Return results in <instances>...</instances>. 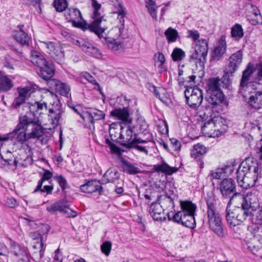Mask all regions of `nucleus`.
Segmentation results:
<instances>
[{"label":"nucleus","mask_w":262,"mask_h":262,"mask_svg":"<svg viewBox=\"0 0 262 262\" xmlns=\"http://www.w3.org/2000/svg\"><path fill=\"white\" fill-rule=\"evenodd\" d=\"M36 108L35 113H34V118L29 116V114L25 115L20 118V125L26 127V131L29 132L30 127H31L32 131L27 133L28 139L39 138L43 135V130L41 125L49 126L48 129L54 128L58 124L60 118L59 113H54L52 109H50V115L48 116L49 122L42 118L41 114L47 112V104L45 102L39 103L36 102L32 106L31 110L32 111Z\"/></svg>","instance_id":"f257e3e1"},{"label":"nucleus","mask_w":262,"mask_h":262,"mask_svg":"<svg viewBox=\"0 0 262 262\" xmlns=\"http://www.w3.org/2000/svg\"><path fill=\"white\" fill-rule=\"evenodd\" d=\"M180 206L181 211L172 213V216L169 213L168 214V220L181 224L190 229L195 228L196 222L194 215L196 205L190 201H180Z\"/></svg>","instance_id":"f03ea898"},{"label":"nucleus","mask_w":262,"mask_h":262,"mask_svg":"<svg viewBox=\"0 0 262 262\" xmlns=\"http://www.w3.org/2000/svg\"><path fill=\"white\" fill-rule=\"evenodd\" d=\"M261 165H239L236 170V180L238 185L245 189L255 186L258 177H261Z\"/></svg>","instance_id":"7ed1b4c3"},{"label":"nucleus","mask_w":262,"mask_h":262,"mask_svg":"<svg viewBox=\"0 0 262 262\" xmlns=\"http://www.w3.org/2000/svg\"><path fill=\"white\" fill-rule=\"evenodd\" d=\"M232 204H234L238 209L242 210L243 212L248 213V216L251 219L255 218L252 211L256 210L258 204L257 198L253 193L247 192L245 194L241 193L235 194L228 201V206Z\"/></svg>","instance_id":"20e7f679"},{"label":"nucleus","mask_w":262,"mask_h":262,"mask_svg":"<svg viewBox=\"0 0 262 262\" xmlns=\"http://www.w3.org/2000/svg\"><path fill=\"white\" fill-rule=\"evenodd\" d=\"M213 108L210 105H206V111L203 115L206 121L202 127V131L208 137H214L217 135V134H215V132H223L225 130L223 119L219 116H213L211 111Z\"/></svg>","instance_id":"39448f33"},{"label":"nucleus","mask_w":262,"mask_h":262,"mask_svg":"<svg viewBox=\"0 0 262 262\" xmlns=\"http://www.w3.org/2000/svg\"><path fill=\"white\" fill-rule=\"evenodd\" d=\"M214 199L207 200V217L210 229L220 237H224L225 233L223 224L220 213L216 210Z\"/></svg>","instance_id":"423d86ee"},{"label":"nucleus","mask_w":262,"mask_h":262,"mask_svg":"<svg viewBox=\"0 0 262 262\" xmlns=\"http://www.w3.org/2000/svg\"><path fill=\"white\" fill-rule=\"evenodd\" d=\"M222 82L219 78H211L208 81L207 94L206 101L207 105L216 107L224 100L223 94L221 91L220 86Z\"/></svg>","instance_id":"0eeeda50"},{"label":"nucleus","mask_w":262,"mask_h":262,"mask_svg":"<svg viewBox=\"0 0 262 262\" xmlns=\"http://www.w3.org/2000/svg\"><path fill=\"white\" fill-rule=\"evenodd\" d=\"M30 60L34 65L40 68L39 75L45 80H48L53 77L54 69L52 65L49 64L38 51H32Z\"/></svg>","instance_id":"6e6552de"},{"label":"nucleus","mask_w":262,"mask_h":262,"mask_svg":"<svg viewBox=\"0 0 262 262\" xmlns=\"http://www.w3.org/2000/svg\"><path fill=\"white\" fill-rule=\"evenodd\" d=\"M230 206H228V203L226 209V220L230 226L234 227L247 220L251 221L252 224H255V218L251 219L248 216V213L243 212L242 210L238 209V208L234 210H231L230 209Z\"/></svg>","instance_id":"1a4fd4ad"},{"label":"nucleus","mask_w":262,"mask_h":262,"mask_svg":"<svg viewBox=\"0 0 262 262\" xmlns=\"http://www.w3.org/2000/svg\"><path fill=\"white\" fill-rule=\"evenodd\" d=\"M252 70V63L250 62L246 69L243 72L239 90L240 94L251 92V90H257V86H260L259 83L252 81V79H254Z\"/></svg>","instance_id":"9d476101"},{"label":"nucleus","mask_w":262,"mask_h":262,"mask_svg":"<svg viewBox=\"0 0 262 262\" xmlns=\"http://www.w3.org/2000/svg\"><path fill=\"white\" fill-rule=\"evenodd\" d=\"M184 93L187 103L190 107L195 108L200 106L203 98L202 92L199 88L197 87L187 88Z\"/></svg>","instance_id":"9b49d317"},{"label":"nucleus","mask_w":262,"mask_h":262,"mask_svg":"<svg viewBox=\"0 0 262 262\" xmlns=\"http://www.w3.org/2000/svg\"><path fill=\"white\" fill-rule=\"evenodd\" d=\"M176 198H177V196L175 194L170 196L168 195L167 193L165 195H158L156 200L151 203L149 210L150 214L155 212L157 214L162 213L163 209L160 204H164L166 202L170 206L171 205H173V200Z\"/></svg>","instance_id":"f8f14e48"},{"label":"nucleus","mask_w":262,"mask_h":262,"mask_svg":"<svg viewBox=\"0 0 262 262\" xmlns=\"http://www.w3.org/2000/svg\"><path fill=\"white\" fill-rule=\"evenodd\" d=\"M220 190L223 198L228 199L238 193L236 191V185L234 181L231 178L224 179L220 184Z\"/></svg>","instance_id":"ddd939ff"},{"label":"nucleus","mask_w":262,"mask_h":262,"mask_svg":"<svg viewBox=\"0 0 262 262\" xmlns=\"http://www.w3.org/2000/svg\"><path fill=\"white\" fill-rule=\"evenodd\" d=\"M256 90H251V92H246L241 95L251 106L259 109L262 107V92Z\"/></svg>","instance_id":"4468645a"},{"label":"nucleus","mask_w":262,"mask_h":262,"mask_svg":"<svg viewBox=\"0 0 262 262\" xmlns=\"http://www.w3.org/2000/svg\"><path fill=\"white\" fill-rule=\"evenodd\" d=\"M65 17L68 21H71L75 27L82 28L85 22L83 20L80 12L76 8H70L66 10Z\"/></svg>","instance_id":"2eb2a0df"},{"label":"nucleus","mask_w":262,"mask_h":262,"mask_svg":"<svg viewBox=\"0 0 262 262\" xmlns=\"http://www.w3.org/2000/svg\"><path fill=\"white\" fill-rule=\"evenodd\" d=\"M40 46L45 49L50 55L57 59L63 57V53L60 47L56 43L52 41H40Z\"/></svg>","instance_id":"dca6fc26"},{"label":"nucleus","mask_w":262,"mask_h":262,"mask_svg":"<svg viewBox=\"0 0 262 262\" xmlns=\"http://www.w3.org/2000/svg\"><path fill=\"white\" fill-rule=\"evenodd\" d=\"M208 53L207 45L206 42H203L202 45H197L195 48L194 52L191 55L192 59L195 60L199 63L201 68H202L206 57Z\"/></svg>","instance_id":"f3484780"},{"label":"nucleus","mask_w":262,"mask_h":262,"mask_svg":"<svg viewBox=\"0 0 262 262\" xmlns=\"http://www.w3.org/2000/svg\"><path fill=\"white\" fill-rule=\"evenodd\" d=\"M242 57L243 55L240 51L233 54L230 56L225 69L226 74L232 75L236 71L242 61Z\"/></svg>","instance_id":"a211bd4d"},{"label":"nucleus","mask_w":262,"mask_h":262,"mask_svg":"<svg viewBox=\"0 0 262 262\" xmlns=\"http://www.w3.org/2000/svg\"><path fill=\"white\" fill-rule=\"evenodd\" d=\"M80 189L82 192L89 193L98 192L99 194H101L103 192V188L100 182L96 180L88 181L80 186Z\"/></svg>","instance_id":"6ab92c4d"},{"label":"nucleus","mask_w":262,"mask_h":262,"mask_svg":"<svg viewBox=\"0 0 262 262\" xmlns=\"http://www.w3.org/2000/svg\"><path fill=\"white\" fill-rule=\"evenodd\" d=\"M111 115L124 123H130L132 121L129 112L126 108L115 109L111 112Z\"/></svg>","instance_id":"aec40b11"},{"label":"nucleus","mask_w":262,"mask_h":262,"mask_svg":"<svg viewBox=\"0 0 262 262\" xmlns=\"http://www.w3.org/2000/svg\"><path fill=\"white\" fill-rule=\"evenodd\" d=\"M26 127L20 125V122H19L15 129L10 133L12 135L11 140L14 142H23L28 139L27 133H26Z\"/></svg>","instance_id":"412c9836"},{"label":"nucleus","mask_w":262,"mask_h":262,"mask_svg":"<svg viewBox=\"0 0 262 262\" xmlns=\"http://www.w3.org/2000/svg\"><path fill=\"white\" fill-rule=\"evenodd\" d=\"M114 5L115 7L114 13L118 15V19H119V21L120 23V26H119L118 27L120 35H121L124 28V17L126 14L125 9L117 0Z\"/></svg>","instance_id":"4be33fe9"},{"label":"nucleus","mask_w":262,"mask_h":262,"mask_svg":"<svg viewBox=\"0 0 262 262\" xmlns=\"http://www.w3.org/2000/svg\"><path fill=\"white\" fill-rule=\"evenodd\" d=\"M69 206L70 204L67 200L63 199L47 206L46 209L51 213H54L57 211L62 212L64 210V208Z\"/></svg>","instance_id":"5701e85b"},{"label":"nucleus","mask_w":262,"mask_h":262,"mask_svg":"<svg viewBox=\"0 0 262 262\" xmlns=\"http://www.w3.org/2000/svg\"><path fill=\"white\" fill-rule=\"evenodd\" d=\"M12 252L20 260H25L28 258L27 248L23 245L14 243L12 245Z\"/></svg>","instance_id":"b1692460"},{"label":"nucleus","mask_w":262,"mask_h":262,"mask_svg":"<svg viewBox=\"0 0 262 262\" xmlns=\"http://www.w3.org/2000/svg\"><path fill=\"white\" fill-rule=\"evenodd\" d=\"M226 49V42L225 39L222 37L212 52V58L214 60H219L225 53Z\"/></svg>","instance_id":"393cba45"},{"label":"nucleus","mask_w":262,"mask_h":262,"mask_svg":"<svg viewBox=\"0 0 262 262\" xmlns=\"http://www.w3.org/2000/svg\"><path fill=\"white\" fill-rule=\"evenodd\" d=\"M119 176V173L117 170L110 168L104 174L102 181L104 183H114L118 180Z\"/></svg>","instance_id":"a878e982"},{"label":"nucleus","mask_w":262,"mask_h":262,"mask_svg":"<svg viewBox=\"0 0 262 262\" xmlns=\"http://www.w3.org/2000/svg\"><path fill=\"white\" fill-rule=\"evenodd\" d=\"M52 82L54 83V89L57 92L62 96H68L70 91V86L68 84L55 80Z\"/></svg>","instance_id":"bb28decb"},{"label":"nucleus","mask_w":262,"mask_h":262,"mask_svg":"<svg viewBox=\"0 0 262 262\" xmlns=\"http://www.w3.org/2000/svg\"><path fill=\"white\" fill-rule=\"evenodd\" d=\"M13 87V84L3 73L0 72V92H7Z\"/></svg>","instance_id":"cd10ccee"},{"label":"nucleus","mask_w":262,"mask_h":262,"mask_svg":"<svg viewBox=\"0 0 262 262\" xmlns=\"http://www.w3.org/2000/svg\"><path fill=\"white\" fill-rule=\"evenodd\" d=\"M82 50L92 56L99 58L101 53L99 50L89 43L83 44L81 46Z\"/></svg>","instance_id":"c85d7f7f"},{"label":"nucleus","mask_w":262,"mask_h":262,"mask_svg":"<svg viewBox=\"0 0 262 262\" xmlns=\"http://www.w3.org/2000/svg\"><path fill=\"white\" fill-rule=\"evenodd\" d=\"M154 166L157 172L163 173L165 175H171L179 170L178 168L170 167L169 165H155Z\"/></svg>","instance_id":"c756f323"},{"label":"nucleus","mask_w":262,"mask_h":262,"mask_svg":"<svg viewBox=\"0 0 262 262\" xmlns=\"http://www.w3.org/2000/svg\"><path fill=\"white\" fill-rule=\"evenodd\" d=\"M108 48L113 52H120L123 51L124 47L123 43L114 39L109 38L106 42Z\"/></svg>","instance_id":"7c9ffc66"},{"label":"nucleus","mask_w":262,"mask_h":262,"mask_svg":"<svg viewBox=\"0 0 262 262\" xmlns=\"http://www.w3.org/2000/svg\"><path fill=\"white\" fill-rule=\"evenodd\" d=\"M101 20L99 19H96L91 25L89 26V28L90 31L95 32L99 37L101 35L104 31V29L102 28L100 23Z\"/></svg>","instance_id":"2f4dec72"},{"label":"nucleus","mask_w":262,"mask_h":262,"mask_svg":"<svg viewBox=\"0 0 262 262\" xmlns=\"http://www.w3.org/2000/svg\"><path fill=\"white\" fill-rule=\"evenodd\" d=\"M14 37L16 40L21 45L28 44L29 37L21 29H19L15 33Z\"/></svg>","instance_id":"473e14b6"},{"label":"nucleus","mask_w":262,"mask_h":262,"mask_svg":"<svg viewBox=\"0 0 262 262\" xmlns=\"http://www.w3.org/2000/svg\"><path fill=\"white\" fill-rule=\"evenodd\" d=\"M146 142L145 140H142L140 139H136L131 141L128 143H125L124 146H125L127 148H135L138 149L139 150L147 153V151L145 149V147L144 146H142L139 145V143H145Z\"/></svg>","instance_id":"72a5a7b5"},{"label":"nucleus","mask_w":262,"mask_h":262,"mask_svg":"<svg viewBox=\"0 0 262 262\" xmlns=\"http://www.w3.org/2000/svg\"><path fill=\"white\" fill-rule=\"evenodd\" d=\"M36 88V85L19 88L18 89V95L23 96L25 99H26L28 98L32 93L35 92Z\"/></svg>","instance_id":"f704fd0d"},{"label":"nucleus","mask_w":262,"mask_h":262,"mask_svg":"<svg viewBox=\"0 0 262 262\" xmlns=\"http://www.w3.org/2000/svg\"><path fill=\"white\" fill-rule=\"evenodd\" d=\"M252 72L254 80L259 81L262 79V62L257 63L256 65L252 63Z\"/></svg>","instance_id":"c9c22d12"},{"label":"nucleus","mask_w":262,"mask_h":262,"mask_svg":"<svg viewBox=\"0 0 262 262\" xmlns=\"http://www.w3.org/2000/svg\"><path fill=\"white\" fill-rule=\"evenodd\" d=\"M206 148L201 144L194 145L191 152V156L194 159L199 155H202L206 152Z\"/></svg>","instance_id":"e433bc0d"},{"label":"nucleus","mask_w":262,"mask_h":262,"mask_svg":"<svg viewBox=\"0 0 262 262\" xmlns=\"http://www.w3.org/2000/svg\"><path fill=\"white\" fill-rule=\"evenodd\" d=\"M133 136V130L129 127L126 128H121L120 133V138L123 139V141L126 143L130 142Z\"/></svg>","instance_id":"4c0bfd02"},{"label":"nucleus","mask_w":262,"mask_h":262,"mask_svg":"<svg viewBox=\"0 0 262 262\" xmlns=\"http://www.w3.org/2000/svg\"><path fill=\"white\" fill-rule=\"evenodd\" d=\"M164 34L169 42H174L178 36L177 31L171 27L168 28Z\"/></svg>","instance_id":"58836bf2"},{"label":"nucleus","mask_w":262,"mask_h":262,"mask_svg":"<svg viewBox=\"0 0 262 262\" xmlns=\"http://www.w3.org/2000/svg\"><path fill=\"white\" fill-rule=\"evenodd\" d=\"M145 5L152 17L156 19L157 17L156 13L157 7L156 6L155 3L151 0H145Z\"/></svg>","instance_id":"ea45409f"},{"label":"nucleus","mask_w":262,"mask_h":262,"mask_svg":"<svg viewBox=\"0 0 262 262\" xmlns=\"http://www.w3.org/2000/svg\"><path fill=\"white\" fill-rule=\"evenodd\" d=\"M124 172L129 174H135L142 172V170L135 165H122Z\"/></svg>","instance_id":"a19ab883"},{"label":"nucleus","mask_w":262,"mask_h":262,"mask_svg":"<svg viewBox=\"0 0 262 262\" xmlns=\"http://www.w3.org/2000/svg\"><path fill=\"white\" fill-rule=\"evenodd\" d=\"M232 37L238 40L241 38L243 35V30L241 25L236 24L232 28L231 30Z\"/></svg>","instance_id":"79ce46f5"},{"label":"nucleus","mask_w":262,"mask_h":262,"mask_svg":"<svg viewBox=\"0 0 262 262\" xmlns=\"http://www.w3.org/2000/svg\"><path fill=\"white\" fill-rule=\"evenodd\" d=\"M90 115V120L92 123L95 120L103 119L105 117V114L103 112L96 109L92 111Z\"/></svg>","instance_id":"37998d69"},{"label":"nucleus","mask_w":262,"mask_h":262,"mask_svg":"<svg viewBox=\"0 0 262 262\" xmlns=\"http://www.w3.org/2000/svg\"><path fill=\"white\" fill-rule=\"evenodd\" d=\"M185 57V52L180 48H175L171 54V57L173 61H179Z\"/></svg>","instance_id":"c03bdc74"},{"label":"nucleus","mask_w":262,"mask_h":262,"mask_svg":"<svg viewBox=\"0 0 262 262\" xmlns=\"http://www.w3.org/2000/svg\"><path fill=\"white\" fill-rule=\"evenodd\" d=\"M54 6L58 12H62L67 7V3L66 0H55Z\"/></svg>","instance_id":"a18cd8bd"},{"label":"nucleus","mask_w":262,"mask_h":262,"mask_svg":"<svg viewBox=\"0 0 262 262\" xmlns=\"http://www.w3.org/2000/svg\"><path fill=\"white\" fill-rule=\"evenodd\" d=\"M112 243L110 241H105L101 246V250L103 253L108 256L112 249Z\"/></svg>","instance_id":"49530a36"},{"label":"nucleus","mask_w":262,"mask_h":262,"mask_svg":"<svg viewBox=\"0 0 262 262\" xmlns=\"http://www.w3.org/2000/svg\"><path fill=\"white\" fill-rule=\"evenodd\" d=\"M54 179L58 182L62 191H64L68 184L66 179L61 175L54 177Z\"/></svg>","instance_id":"de8ad7c7"},{"label":"nucleus","mask_w":262,"mask_h":262,"mask_svg":"<svg viewBox=\"0 0 262 262\" xmlns=\"http://www.w3.org/2000/svg\"><path fill=\"white\" fill-rule=\"evenodd\" d=\"M148 125L145 121L140 118L138 120L137 127L139 128L140 133H143L148 128Z\"/></svg>","instance_id":"09e8293b"},{"label":"nucleus","mask_w":262,"mask_h":262,"mask_svg":"<svg viewBox=\"0 0 262 262\" xmlns=\"http://www.w3.org/2000/svg\"><path fill=\"white\" fill-rule=\"evenodd\" d=\"M223 171L221 168L216 169L215 171H211L210 176L213 179H220L223 177Z\"/></svg>","instance_id":"8fccbe9b"},{"label":"nucleus","mask_w":262,"mask_h":262,"mask_svg":"<svg viewBox=\"0 0 262 262\" xmlns=\"http://www.w3.org/2000/svg\"><path fill=\"white\" fill-rule=\"evenodd\" d=\"M6 205L8 207L13 208L18 205V203L13 198H8L6 201Z\"/></svg>","instance_id":"3c124183"},{"label":"nucleus","mask_w":262,"mask_h":262,"mask_svg":"<svg viewBox=\"0 0 262 262\" xmlns=\"http://www.w3.org/2000/svg\"><path fill=\"white\" fill-rule=\"evenodd\" d=\"M235 165H225L224 167L222 168L223 171V173L226 176H229L234 171L233 166Z\"/></svg>","instance_id":"603ef678"},{"label":"nucleus","mask_w":262,"mask_h":262,"mask_svg":"<svg viewBox=\"0 0 262 262\" xmlns=\"http://www.w3.org/2000/svg\"><path fill=\"white\" fill-rule=\"evenodd\" d=\"M62 212L66 214L68 217H75L77 215V212L70 209L69 206L65 207Z\"/></svg>","instance_id":"864d4df0"},{"label":"nucleus","mask_w":262,"mask_h":262,"mask_svg":"<svg viewBox=\"0 0 262 262\" xmlns=\"http://www.w3.org/2000/svg\"><path fill=\"white\" fill-rule=\"evenodd\" d=\"M155 58L156 62L159 63V66H160L164 63L165 58L164 55L162 53L160 52L157 53L155 54Z\"/></svg>","instance_id":"5fc2aeb1"},{"label":"nucleus","mask_w":262,"mask_h":262,"mask_svg":"<svg viewBox=\"0 0 262 262\" xmlns=\"http://www.w3.org/2000/svg\"><path fill=\"white\" fill-rule=\"evenodd\" d=\"M92 6L93 8L95 9L94 14V17L96 18L98 15V10L100 9L101 7L100 4H98L97 1L95 0H92Z\"/></svg>","instance_id":"6e6d98bb"},{"label":"nucleus","mask_w":262,"mask_h":262,"mask_svg":"<svg viewBox=\"0 0 262 262\" xmlns=\"http://www.w3.org/2000/svg\"><path fill=\"white\" fill-rule=\"evenodd\" d=\"M188 36L194 40H196L199 38V34L195 30H189L187 32Z\"/></svg>","instance_id":"4d7b16f0"},{"label":"nucleus","mask_w":262,"mask_h":262,"mask_svg":"<svg viewBox=\"0 0 262 262\" xmlns=\"http://www.w3.org/2000/svg\"><path fill=\"white\" fill-rule=\"evenodd\" d=\"M53 189V186L51 185H45L40 191L41 192H46L47 194H51Z\"/></svg>","instance_id":"13d9d810"},{"label":"nucleus","mask_w":262,"mask_h":262,"mask_svg":"<svg viewBox=\"0 0 262 262\" xmlns=\"http://www.w3.org/2000/svg\"><path fill=\"white\" fill-rule=\"evenodd\" d=\"M255 224H262V209L259 210L255 217Z\"/></svg>","instance_id":"bf43d9fd"},{"label":"nucleus","mask_w":262,"mask_h":262,"mask_svg":"<svg viewBox=\"0 0 262 262\" xmlns=\"http://www.w3.org/2000/svg\"><path fill=\"white\" fill-rule=\"evenodd\" d=\"M171 143L172 144L174 149L176 150H179L181 148V143L180 142L176 139H171L170 140Z\"/></svg>","instance_id":"052dcab7"},{"label":"nucleus","mask_w":262,"mask_h":262,"mask_svg":"<svg viewBox=\"0 0 262 262\" xmlns=\"http://www.w3.org/2000/svg\"><path fill=\"white\" fill-rule=\"evenodd\" d=\"M26 99L23 96L18 95V96L15 100V105L16 107L19 106L21 104L25 102Z\"/></svg>","instance_id":"680f3d73"},{"label":"nucleus","mask_w":262,"mask_h":262,"mask_svg":"<svg viewBox=\"0 0 262 262\" xmlns=\"http://www.w3.org/2000/svg\"><path fill=\"white\" fill-rule=\"evenodd\" d=\"M52 177V173L49 170H45V172L42 174L41 176V179L44 180H49Z\"/></svg>","instance_id":"e2e57ef3"},{"label":"nucleus","mask_w":262,"mask_h":262,"mask_svg":"<svg viewBox=\"0 0 262 262\" xmlns=\"http://www.w3.org/2000/svg\"><path fill=\"white\" fill-rule=\"evenodd\" d=\"M152 89H154V91L155 92V95L156 96L159 98V99L161 100H163V97H161L160 93H161L162 92L164 91V90L161 88H158L156 89L155 86L152 87Z\"/></svg>","instance_id":"0e129e2a"},{"label":"nucleus","mask_w":262,"mask_h":262,"mask_svg":"<svg viewBox=\"0 0 262 262\" xmlns=\"http://www.w3.org/2000/svg\"><path fill=\"white\" fill-rule=\"evenodd\" d=\"M84 77L90 82L93 83L94 84H98L95 79L90 75L89 73H85L84 74Z\"/></svg>","instance_id":"69168bd1"},{"label":"nucleus","mask_w":262,"mask_h":262,"mask_svg":"<svg viewBox=\"0 0 262 262\" xmlns=\"http://www.w3.org/2000/svg\"><path fill=\"white\" fill-rule=\"evenodd\" d=\"M150 215H151V216L152 217V219L155 221H162L163 220V217L162 216V213L157 214V213H155V212L154 213H152V214H150Z\"/></svg>","instance_id":"338daca9"},{"label":"nucleus","mask_w":262,"mask_h":262,"mask_svg":"<svg viewBox=\"0 0 262 262\" xmlns=\"http://www.w3.org/2000/svg\"><path fill=\"white\" fill-rule=\"evenodd\" d=\"M257 122V126L258 129L260 132V135L262 136V116L259 117L258 119L256 120Z\"/></svg>","instance_id":"774afa93"}]
</instances>
